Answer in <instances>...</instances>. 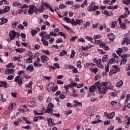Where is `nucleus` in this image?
Returning <instances> with one entry per match:
<instances>
[{"instance_id": "nucleus-53", "label": "nucleus", "mask_w": 130, "mask_h": 130, "mask_svg": "<svg viewBox=\"0 0 130 130\" xmlns=\"http://www.w3.org/2000/svg\"><path fill=\"white\" fill-rule=\"evenodd\" d=\"M7 80H14V76L9 75L8 77H7Z\"/></svg>"}, {"instance_id": "nucleus-24", "label": "nucleus", "mask_w": 130, "mask_h": 130, "mask_svg": "<svg viewBox=\"0 0 130 130\" xmlns=\"http://www.w3.org/2000/svg\"><path fill=\"white\" fill-rule=\"evenodd\" d=\"M0 83L2 84L4 88H8V83L6 81H1Z\"/></svg>"}, {"instance_id": "nucleus-29", "label": "nucleus", "mask_w": 130, "mask_h": 130, "mask_svg": "<svg viewBox=\"0 0 130 130\" xmlns=\"http://www.w3.org/2000/svg\"><path fill=\"white\" fill-rule=\"evenodd\" d=\"M122 85H123V82L121 80L117 83L116 86L117 87H118V88H120V87H122Z\"/></svg>"}, {"instance_id": "nucleus-37", "label": "nucleus", "mask_w": 130, "mask_h": 130, "mask_svg": "<svg viewBox=\"0 0 130 130\" xmlns=\"http://www.w3.org/2000/svg\"><path fill=\"white\" fill-rule=\"evenodd\" d=\"M15 51H16L17 52H19V53H22V52L24 51V49L23 48L15 49Z\"/></svg>"}, {"instance_id": "nucleus-30", "label": "nucleus", "mask_w": 130, "mask_h": 130, "mask_svg": "<svg viewBox=\"0 0 130 130\" xmlns=\"http://www.w3.org/2000/svg\"><path fill=\"white\" fill-rule=\"evenodd\" d=\"M41 41H42V42H43V44H44V45H46V46L48 45L49 43L47 41L43 39H41Z\"/></svg>"}, {"instance_id": "nucleus-44", "label": "nucleus", "mask_w": 130, "mask_h": 130, "mask_svg": "<svg viewBox=\"0 0 130 130\" xmlns=\"http://www.w3.org/2000/svg\"><path fill=\"white\" fill-rule=\"evenodd\" d=\"M120 26L121 28V29H126V26L125 25V24L124 23H120Z\"/></svg>"}, {"instance_id": "nucleus-39", "label": "nucleus", "mask_w": 130, "mask_h": 130, "mask_svg": "<svg viewBox=\"0 0 130 130\" xmlns=\"http://www.w3.org/2000/svg\"><path fill=\"white\" fill-rule=\"evenodd\" d=\"M47 113H52V108L48 107L46 109Z\"/></svg>"}, {"instance_id": "nucleus-38", "label": "nucleus", "mask_w": 130, "mask_h": 130, "mask_svg": "<svg viewBox=\"0 0 130 130\" xmlns=\"http://www.w3.org/2000/svg\"><path fill=\"white\" fill-rule=\"evenodd\" d=\"M77 41L78 43L79 42L84 43V42H85V39L84 38H81L78 39L77 40Z\"/></svg>"}, {"instance_id": "nucleus-40", "label": "nucleus", "mask_w": 130, "mask_h": 130, "mask_svg": "<svg viewBox=\"0 0 130 130\" xmlns=\"http://www.w3.org/2000/svg\"><path fill=\"white\" fill-rule=\"evenodd\" d=\"M125 41H126V44L127 45L130 44V39L128 38V37L125 38Z\"/></svg>"}, {"instance_id": "nucleus-20", "label": "nucleus", "mask_w": 130, "mask_h": 130, "mask_svg": "<svg viewBox=\"0 0 130 130\" xmlns=\"http://www.w3.org/2000/svg\"><path fill=\"white\" fill-rule=\"evenodd\" d=\"M75 55H76V51H75V50H72L71 54L70 55V58H74Z\"/></svg>"}, {"instance_id": "nucleus-41", "label": "nucleus", "mask_w": 130, "mask_h": 130, "mask_svg": "<svg viewBox=\"0 0 130 130\" xmlns=\"http://www.w3.org/2000/svg\"><path fill=\"white\" fill-rule=\"evenodd\" d=\"M58 35H59L60 36H63L64 39L67 38V36L66 35V34L61 31L59 32Z\"/></svg>"}, {"instance_id": "nucleus-7", "label": "nucleus", "mask_w": 130, "mask_h": 130, "mask_svg": "<svg viewBox=\"0 0 130 130\" xmlns=\"http://www.w3.org/2000/svg\"><path fill=\"white\" fill-rule=\"evenodd\" d=\"M28 8V14L29 16H31L34 13V5H30Z\"/></svg>"}, {"instance_id": "nucleus-25", "label": "nucleus", "mask_w": 130, "mask_h": 130, "mask_svg": "<svg viewBox=\"0 0 130 130\" xmlns=\"http://www.w3.org/2000/svg\"><path fill=\"white\" fill-rule=\"evenodd\" d=\"M9 11H10V6H6L3 9V13H4V14L6 13H8Z\"/></svg>"}, {"instance_id": "nucleus-1", "label": "nucleus", "mask_w": 130, "mask_h": 130, "mask_svg": "<svg viewBox=\"0 0 130 130\" xmlns=\"http://www.w3.org/2000/svg\"><path fill=\"white\" fill-rule=\"evenodd\" d=\"M107 84L108 83L106 82L101 83L100 86L98 87V89L101 94H103L104 95L106 94V91H108V89H109V87H108Z\"/></svg>"}, {"instance_id": "nucleus-11", "label": "nucleus", "mask_w": 130, "mask_h": 130, "mask_svg": "<svg viewBox=\"0 0 130 130\" xmlns=\"http://www.w3.org/2000/svg\"><path fill=\"white\" fill-rule=\"evenodd\" d=\"M15 73L14 69H9L5 71V75H12V74Z\"/></svg>"}, {"instance_id": "nucleus-63", "label": "nucleus", "mask_w": 130, "mask_h": 130, "mask_svg": "<svg viewBox=\"0 0 130 130\" xmlns=\"http://www.w3.org/2000/svg\"><path fill=\"white\" fill-rule=\"evenodd\" d=\"M126 71L127 72L130 71V64H128L126 66Z\"/></svg>"}, {"instance_id": "nucleus-47", "label": "nucleus", "mask_w": 130, "mask_h": 130, "mask_svg": "<svg viewBox=\"0 0 130 130\" xmlns=\"http://www.w3.org/2000/svg\"><path fill=\"white\" fill-rule=\"evenodd\" d=\"M0 20L1 21H3L4 24H5V23H7V22H8V19L7 18L5 19V17L0 18Z\"/></svg>"}, {"instance_id": "nucleus-13", "label": "nucleus", "mask_w": 130, "mask_h": 130, "mask_svg": "<svg viewBox=\"0 0 130 130\" xmlns=\"http://www.w3.org/2000/svg\"><path fill=\"white\" fill-rule=\"evenodd\" d=\"M27 104L30 107H36V102L34 101H29Z\"/></svg>"}, {"instance_id": "nucleus-35", "label": "nucleus", "mask_w": 130, "mask_h": 130, "mask_svg": "<svg viewBox=\"0 0 130 130\" xmlns=\"http://www.w3.org/2000/svg\"><path fill=\"white\" fill-rule=\"evenodd\" d=\"M67 54V51L64 50H62V52H60L59 56H63V55H66Z\"/></svg>"}, {"instance_id": "nucleus-17", "label": "nucleus", "mask_w": 130, "mask_h": 130, "mask_svg": "<svg viewBox=\"0 0 130 130\" xmlns=\"http://www.w3.org/2000/svg\"><path fill=\"white\" fill-rule=\"evenodd\" d=\"M33 59V56L32 55H30L28 59H26V62L28 63H31L32 61V60Z\"/></svg>"}, {"instance_id": "nucleus-16", "label": "nucleus", "mask_w": 130, "mask_h": 130, "mask_svg": "<svg viewBox=\"0 0 130 130\" xmlns=\"http://www.w3.org/2000/svg\"><path fill=\"white\" fill-rule=\"evenodd\" d=\"M34 70V67H33L32 64H30L26 68V71H27L33 72Z\"/></svg>"}, {"instance_id": "nucleus-19", "label": "nucleus", "mask_w": 130, "mask_h": 130, "mask_svg": "<svg viewBox=\"0 0 130 130\" xmlns=\"http://www.w3.org/2000/svg\"><path fill=\"white\" fill-rule=\"evenodd\" d=\"M117 73L114 69H112L110 70L109 72V76L110 77H112L113 75H115Z\"/></svg>"}, {"instance_id": "nucleus-59", "label": "nucleus", "mask_w": 130, "mask_h": 130, "mask_svg": "<svg viewBox=\"0 0 130 130\" xmlns=\"http://www.w3.org/2000/svg\"><path fill=\"white\" fill-rule=\"evenodd\" d=\"M129 99H130V95L129 94H127L126 96V100H125L126 102H128Z\"/></svg>"}, {"instance_id": "nucleus-23", "label": "nucleus", "mask_w": 130, "mask_h": 130, "mask_svg": "<svg viewBox=\"0 0 130 130\" xmlns=\"http://www.w3.org/2000/svg\"><path fill=\"white\" fill-rule=\"evenodd\" d=\"M6 67L8 68V69H10V68H11L12 69H15V67L13 63H9L8 65H6Z\"/></svg>"}, {"instance_id": "nucleus-4", "label": "nucleus", "mask_w": 130, "mask_h": 130, "mask_svg": "<svg viewBox=\"0 0 130 130\" xmlns=\"http://www.w3.org/2000/svg\"><path fill=\"white\" fill-rule=\"evenodd\" d=\"M99 9V7L98 6H95L93 7L91 6H89L88 7H87V11L88 12H95V11H97Z\"/></svg>"}, {"instance_id": "nucleus-55", "label": "nucleus", "mask_w": 130, "mask_h": 130, "mask_svg": "<svg viewBox=\"0 0 130 130\" xmlns=\"http://www.w3.org/2000/svg\"><path fill=\"white\" fill-rule=\"evenodd\" d=\"M91 102H95V101H98V99L95 98L92 96L91 98Z\"/></svg>"}, {"instance_id": "nucleus-10", "label": "nucleus", "mask_w": 130, "mask_h": 130, "mask_svg": "<svg viewBox=\"0 0 130 130\" xmlns=\"http://www.w3.org/2000/svg\"><path fill=\"white\" fill-rule=\"evenodd\" d=\"M14 82H17L18 84H19V85H22V84H23V81L22 80V79H20V76H16L15 78Z\"/></svg>"}, {"instance_id": "nucleus-3", "label": "nucleus", "mask_w": 130, "mask_h": 130, "mask_svg": "<svg viewBox=\"0 0 130 130\" xmlns=\"http://www.w3.org/2000/svg\"><path fill=\"white\" fill-rule=\"evenodd\" d=\"M129 56V54H124L121 56V57H122V58L121 59L120 63V64L121 66H123L125 64V63H126V62H127V59H126V57H128Z\"/></svg>"}, {"instance_id": "nucleus-45", "label": "nucleus", "mask_w": 130, "mask_h": 130, "mask_svg": "<svg viewBox=\"0 0 130 130\" xmlns=\"http://www.w3.org/2000/svg\"><path fill=\"white\" fill-rule=\"evenodd\" d=\"M100 85V81H99L94 83V87L97 89L98 88V86Z\"/></svg>"}, {"instance_id": "nucleus-49", "label": "nucleus", "mask_w": 130, "mask_h": 130, "mask_svg": "<svg viewBox=\"0 0 130 130\" xmlns=\"http://www.w3.org/2000/svg\"><path fill=\"white\" fill-rule=\"evenodd\" d=\"M116 25H117V21H113L112 22V28H114Z\"/></svg>"}, {"instance_id": "nucleus-60", "label": "nucleus", "mask_w": 130, "mask_h": 130, "mask_svg": "<svg viewBox=\"0 0 130 130\" xmlns=\"http://www.w3.org/2000/svg\"><path fill=\"white\" fill-rule=\"evenodd\" d=\"M65 4L66 5H73L74 3L72 1H68L66 2Z\"/></svg>"}, {"instance_id": "nucleus-12", "label": "nucleus", "mask_w": 130, "mask_h": 130, "mask_svg": "<svg viewBox=\"0 0 130 130\" xmlns=\"http://www.w3.org/2000/svg\"><path fill=\"white\" fill-rule=\"evenodd\" d=\"M111 104L113 106L114 108L117 109V108H118L117 106L119 105V103L113 101L111 102Z\"/></svg>"}, {"instance_id": "nucleus-22", "label": "nucleus", "mask_w": 130, "mask_h": 130, "mask_svg": "<svg viewBox=\"0 0 130 130\" xmlns=\"http://www.w3.org/2000/svg\"><path fill=\"white\" fill-rule=\"evenodd\" d=\"M107 36H108V37H111V38H109V39H110V40H113L114 38V34H113V33L111 34H107Z\"/></svg>"}, {"instance_id": "nucleus-48", "label": "nucleus", "mask_w": 130, "mask_h": 130, "mask_svg": "<svg viewBox=\"0 0 130 130\" xmlns=\"http://www.w3.org/2000/svg\"><path fill=\"white\" fill-rule=\"evenodd\" d=\"M123 49L122 48H119L118 50L117 51V54H119V55L120 54H121V53H122V51H123Z\"/></svg>"}, {"instance_id": "nucleus-32", "label": "nucleus", "mask_w": 130, "mask_h": 130, "mask_svg": "<svg viewBox=\"0 0 130 130\" xmlns=\"http://www.w3.org/2000/svg\"><path fill=\"white\" fill-rule=\"evenodd\" d=\"M113 68L114 70L117 72V73H119V71L120 69L118 67H117V66H113Z\"/></svg>"}, {"instance_id": "nucleus-42", "label": "nucleus", "mask_w": 130, "mask_h": 130, "mask_svg": "<svg viewBox=\"0 0 130 130\" xmlns=\"http://www.w3.org/2000/svg\"><path fill=\"white\" fill-rule=\"evenodd\" d=\"M78 39V36H75V37H73L71 39H70V41L71 42H75V41H76V39Z\"/></svg>"}, {"instance_id": "nucleus-6", "label": "nucleus", "mask_w": 130, "mask_h": 130, "mask_svg": "<svg viewBox=\"0 0 130 130\" xmlns=\"http://www.w3.org/2000/svg\"><path fill=\"white\" fill-rule=\"evenodd\" d=\"M16 36V31L15 30H12L9 33V37L11 40H14L15 39V37Z\"/></svg>"}, {"instance_id": "nucleus-2", "label": "nucleus", "mask_w": 130, "mask_h": 130, "mask_svg": "<svg viewBox=\"0 0 130 130\" xmlns=\"http://www.w3.org/2000/svg\"><path fill=\"white\" fill-rule=\"evenodd\" d=\"M116 60L114 59V58H111L108 60V64L105 67V72H103V75H106V73H108L109 72V64H112V63H114L116 62Z\"/></svg>"}, {"instance_id": "nucleus-61", "label": "nucleus", "mask_w": 130, "mask_h": 130, "mask_svg": "<svg viewBox=\"0 0 130 130\" xmlns=\"http://www.w3.org/2000/svg\"><path fill=\"white\" fill-rule=\"evenodd\" d=\"M59 7L60 9H66L67 8V6L64 5V4H61L59 5Z\"/></svg>"}, {"instance_id": "nucleus-14", "label": "nucleus", "mask_w": 130, "mask_h": 130, "mask_svg": "<svg viewBox=\"0 0 130 130\" xmlns=\"http://www.w3.org/2000/svg\"><path fill=\"white\" fill-rule=\"evenodd\" d=\"M97 89L96 88L94 87V85H91L88 89V91L90 93H94Z\"/></svg>"}, {"instance_id": "nucleus-62", "label": "nucleus", "mask_w": 130, "mask_h": 130, "mask_svg": "<svg viewBox=\"0 0 130 130\" xmlns=\"http://www.w3.org/2000/svg\"><path fill=\"white\" fill-rule=\"evenodd\" d=\"M48 107L49 108H53V107H54V105H53V104L52 103H49L48 105Z\"/></svg>"}, {"instance_id": "nucleus-34", "label": "nucleus", "mask_w": 130, "mask_h": 130, "mask_svg": "<svg viewBox=\"0 0 130 130\" xmlns=\"http://www.w3.org/2000/svg\"><path fill=\"white\" fill-rule=\"evenodd\" d=\"M82 62H81V60H79L77 63V67L79 68V69H82V65H81Z\"/></svg>"}, {"instance_id": "nucleus-21", "label": "nucleus", "mask_w": 130, "mask_h": 130, "mask_svg": "<svg viewBox=\"0 0 130 130\" xmlns=\"http://www.w3.org/2000/svg\"><path fill=\"white\" fill-rule=\"evenodd\" d=\"M30 34H31V36L34 37L35 36V35H36V34H37V31L36 30V29H35V30L32 29L30 30Z\"/></svg>"}, {"instance_id": "nucleus-31", "label": "nucleus", "mask_w": 130, "mask_h": 130, "mask_svg": "<svg viewBox=\"0 0 130 130\" xmlns=\"http://www.w3.org/2000/svg\"><path fill=\"white\" fill-rule=\"evenodd\" d=\"M16 106L15 103H12L10 105H9V109L10 110H13L14 109V107Z\"/></svg>"}, {"instance_id": "nucleus-36", "label": "nucleus", "mask_w": 130, "mask_h": 130, "mask_svg": "<svg viewBox=\"0 0 130 130\" xmlns=\"http://www.w3.org/2000/svg\"><path fill=\"white\" fill-rule=\"evenodd\" d=\"M45 34H46V32L42 31L39 34V35L41 37H42V39H43V38H44V35H46Z\"/></svg>"}, {"instance_id": "nucleus-43", "label": "nucleus", "mask_w": 130, "mask_h": 130, "mask_svg": "<svg viewBox=\"0 0 130 130\" xmlns=\"http://www.w3.org/2000/svg\"><path fill=\"white\" fill-rule=\"evenodd\" d=\"M64 21L67 22V23H71V19L67 18L66 17H64L63 19Z\"/></svg>"}, {"instance_id": "nucleus-56", "label": "nucleus", "mask_w": 130, "mask_h": 130, "mask_svg": "<svg viewBox=\"0 0 130 130\" xmlns=\"http://www.w3.org/2000/svg\"><path fill=\"white\" fill-rule=\"evenodd\" d=\"M102 42V40L101 39L99 40H95L94 42L95 44H100Z\"/></svg>"}, {"instance_id": "nucleus-46", "label": "nucleus", "mask_w": 130, "mask_h": 130, "mask_svg": "<svg viewBox=\"0 0 130 130\" xmlns=\"http://www.w3.org/2000/svg\"><path fill=\"white\" fill-rule=\"evenodd\" d=\"M17 27L18 28V29H21V30H24V29L25 28V27H24V26L22 24H19L17 26Z\"/></svg>"}, {"instance_id": "nucleus-52", "label": "nucleus", "mask_w": 130, "mask_h": 130, "mask_svg": "<svg viewBox=\"0 0 130 130\" xmlns=\"http://www.w3.org/2000/svg\"><path fill=\"white\" fill-rule=\"evenodd\" d=\"M101 121L100 119H98L97 121H93L91 123H92L93 124H96V123H99V122H101Z\"/></svg>"}, {"instance_id": "nucleus-28", "label": "nucleus", "mask_w": 130, "mask_h": 130, "mask_svg": "<svg viewBox=\"0 0 130 130\" xmlns=\"http://www.w3.org/2000/svg\"><path fill=\"white\" fill-rule=\"evenodd\" d=\"M76 25H81L82 23H83V20L81 19H76Z\"/></svg>"}, {"instance_id": "nucleus-9", "label": "nucleus", "mask_w": 130, "mask_h": 130, "mask_svg": "<svg viewBox=\"0 0 130 130\" xmlns=\"http://www.w3.org/2000/svg\"><path fill=\"white\" fill-rule=\"evenodd\" d=\"M100 47L101 48H103L105 49V50H106L107 51H108L109 50V47L107 45H106V44L104 43H102L100 44Z\"/></svg>"}, {"instance_id": "nucleus-64", "label": "nucleus", "mask_w": 130, "mask_h": 130, "mask_svg": "<svg viewBox=\"0 0 130 130\" xmlns=\"http://www.w3.org/2000/svg\"><path fill=\"white\" fill-rule=\"evenodd\" d=\"M124 4H125V5H129L130 0H124Z\"/></svg>"}, {"instance_id": "nucleus-15", "label": "nucleus", "mask_w": 130, "mask_h": 130, "mask_svg": "<svg viewBox=\"0 0 130 130\" xmlns=\"http://www.w3.org/2000/svg\"><path fill=\"white\" fill-rule=\"evenodd\" d=\"M50 85H51L50 88H51V89H53V90H52L53 92H55L56 91H57V90L58 89V86H57V85L55 86L54 87V88H53V83H50L49 84V85L50 86Z\"/></svg>"}, {"instance_id": "nucleus-51", "label": "nucleus", "mask_w": 130, "mask_h": 130, "mask_svg": "<svg viewBox=\"0 0 130 130\" xmlns=\"http://www.w3.org/2000/svg\"><path fill=\"white\" fill-rule=\"evenodd\" d=\"M18 25V22L15 21L14 22L12 23V26L13 28H15V27Z\"/></svg>"}, {"instance_id": "nucleus-33", "label": "nucleus", "mask_w": 130, "mask_h": 130, "mask_svg": "<svg viewBox=\"0 0 130 130\" xmlns=\"http://www.w3.org/2000/svg\"><path fill=\"white\" fill-rule=\"evenodd\" d=\"M93 39H94V40H96V39H99L101 38V35H95L93 36Z\"/></svg>"}, {"instance_id": "nucleus-58", "label": "nucleus", "mask_w": 130, "mask_h": 130, "mask_svg": "<svg viewBox=\"0 0 130 130\" xmlns=\"http://www.w3.org/2000/svg\"><path fill=\"white\" fill-rule=\"evenodd\" d=\"M50 35L51 36H54V37L57 36V35L56 34H55V32H54L53 31H51L50 32Z\"/></svg>"}, {"instance_id": "nucleus-27", "label": "nucleus", "mask_w": 130, "mask_h": 130, "mask_svg": "<svg viewBox=\"0 0 130 130\" xmlns=\"http://www.w3.org/2000/svg\"><path fill=\"white\" fill-rule=\"evenodd\" d=\"M32 85H33V81H29L28 84L25 85L26 88H32Z\"/></svg>"}, {"instance_id": "nucleus-8", "label": "nucleus", "mask_w": 130, "mask_h": 130, "mask_svg": "<svg viewBox=\"0 0 130 130\" xmlns=\"http://www.w3.org/2000/svg\"><path fill=\"white\" fill-rule=\"evenodd\" d=\"M49 59V58L46 55H42L41 57V60L44 63H46Z\"/></svg>"}, {"instance_id": "nucleus-5", "label": "nucleus", "mask_w": 130, "mask_h": 130, "mask_svg": "<svg viewBox=\"0 0 130 130\" xmlns=\"http://www.w3.org/2000/svg\"><path fill=\"white\" fill-rule=\"evenodd\" d=\"M105 116H107L108 119H112L114 116L115 115V113L114 112H111L110 114L107 113V112H105Z\"/></svg>"}, {"instance_id": "nucleus-54", "label": "nucleus", "mask_w": 130, "mask_h": 130, "mask_svg": "<svg viewBox=\"0 0 130 130\" xmlns=\"http://www.w3.org/2000/svg\"><path fill=\"white\" fill-rule=\"evenodd\" d=\"M63 41L62 39L59 38L56 41V43H60V42H63Z\"/></svg>"}, {"instance_id": "nucleus-50", "label": "nucleus", "mask_w": 130, "mask_h": 130, "mask_svg": "<svg viewBox=\"0 0 130 130\" xmlns=\"http://www.w3.org/2000/svg\"><path fill=\"white\" fill-rule=\"evenodd\" d=\"M44 38H45V39L48 40V39H50V35L49 34H46L44 37Z\"/></svg>"}, {"instance_id": "nucleus-26", "label": "nucleus", "mask_w": 130, "mask_h": 130, "mask_svg": "<svg viewBox=\"0 0 130 130\" xmlns=\"http://www.w3.org/2000/svg\"><path fill=\"white\" fill-rule=\"evenodd\" d=\"M39 12H40V13H43V12H44V6L41 5L40 6Z\"/></svg>"}, {"instance_id": "nucleus-18", "label": "nucleus", "mask_w": 130, "mask_h": 130, "mask_svg": "<svg viewBox=\"0 0 130 130\" xmlns=\"http://www.w3.org/2000/svg\"><path fill=\"white\" fill-rule=\"evenodd\" d=\"M108 59V56L105 55L103 56V57H102V62H103V63H105V62H106V61H107Z\"/></svg>"}, {"instance_id": "nucleus-57", "label": "nucleus", "mask_w": 130, "mask_h": 130, "mask_svg": "<svg viewBox=\"0 0 130 130\" xmlns=\"http://www.w3.org/2000/svg\"><path fill=\"white\" fill-rule=\"evenodd\" d=\"M53 66L55 68H56V69H59L60 68V66H59V64L57 63H54Z\"/></svg>"}]
</instances>
